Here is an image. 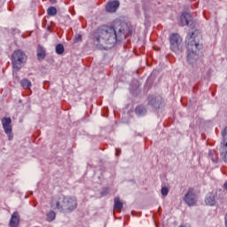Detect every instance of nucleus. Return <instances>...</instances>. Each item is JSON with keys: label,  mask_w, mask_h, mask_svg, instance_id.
<instances>
[{"label": "nucleus", "mask_w": 227, "mask_h": 227, "mask_svg": "<svg viewBox=\"0 0 227 227\" xmlns=\"http://www.w3.org/2000/svg\"><path fill=\"white\" fill-rule=\"evenodd\" d=\"M20 86H22L24 90H30L33 83H31V80L24 78L20 81Z\"/></svg>", "instance_id": "nucleus-12"}, {"label": "nucleus", "mask_w": 227, "mask_h": 227, "mask_svg": "<svg viewBox=\"0 0 227 227\" xmlns=\"http://www.w3.org/2000/svg\"><path fill=\"white\" fill-rule=\"evenodd\" d=\"M208 155L209 157H212V155H214V151H209Z\"/></svg>", "instance_id": "nucleus-27"}, {"label": "nucleus", "mask_w": 227, "mask_h": 227, "mask_svg": "<svg viewBox=\"0 0 227 227\" xmlns=\"http://www.w3.org/2000/svg\"><path fill=\"white\" fill-rule=\"evenodd\" d=\"M55 51L57 54H63V52H65V46H63L61 43L57 44Z\"/></svg>", "instance_id": "nucleus-20"}, {"label": "nucleus", "mask_w": 227, "mask_h": 227, "mask_svg": "<svg viewBox=\"0 0 227 227\" xmlns=\"http://www.w3.org/2000/svg\"><path fill=\"white\" fill-rule=\"evenodd\" d=\"M26 61H27L26 52H24L22 50H16L13 51L12 55V63L15 70H20V68H22V65H24Z\"/></svg>", "instance_id": "nucleus-5"}, {"label": "nucleus", "mask_w": 227, "mask_h": 227, "mask_svg": "<svg viewBox=\"0 0 227 227\" xmlns=\"http://www.w3.org/2000/svg\"><path fill=\"white\" fill-rule=\"evenodd\" d=\"M46 217L47 221L51 223L54 221V219H56V213L54 211H50L49 213H47Z\"/></svg>", "instance_id": "nucleus-19"}, {"label": "nucleus", "mask_w": 227, "mask_h": 227, "mask_svg": "<svg viewBox=\"0 0 227 227\" xmlns=\"http://www.w3.org/2000/svg\"><path fill=\"white\" fill-rule=\"evenodd\" d=\"M135 113H136V114H138L139 116H143V114H145V113H146V109L142 106H138L136 107Z\"/></svg>", "instance_id": "nucleus-18"}, {"label": "nucleus", "mask_w": 227, "mask_h": 227, "mask_svg": "<svg viewBox=\"0 0 227 227\" xmlns=\"http://www.w3.org/2000/svg\"><path fill=\"white\" fill-rule=\"evenodd\" d=\"M37 59H45V50L42 45L37 46Z\"/></svg>", "instance_id": "nucleus-15"}, {"label": "nucleus", "mask_w": 227, "mask_h": 227, "mask_svg": "<svg viewBox=\"0 0 227 227\" xmlns=\"http://www.w3.org/2000/svg\"><path fill=\"white\" fill-rule=\"evenodd\" d=\"M226 136H227V126L224 128V129L222 132L223 143H222V149H221V157L223 159L224 162H227Z\"/></svg>", "instance_id": "nucleus-9"}, {"label": "nucleus", "mask_w": 227, "mask_h": 227, "mask_svg": "<svg viewBox=\"0 0 227 227\" xmlns=\"http://www.w3.org/2000/svg\"><path fill=\"white\" fill-rule=\"evenodd\" d=\"M114 31V27H108V26H102L99 27L95 32H94V37L93 42L96 43V45H98L101 42H106L107 38L111 36V33Z\"/></svg>", "instance_id": "nucleus-3"}, {"label": "nucleus", "mask_w": 227, "mask_h": 227, "mask_svg": "<svg viewBox=\"0 0 227 227\" xmlns=\"http://www.w3.org/2000/svg\"><path fill=\"white\" fill-rule=\"evenodd\" d=\"M110 192H111V188L105 187V188H102L100 194H101V197H104V196H107Z\"/></svg>", "instance_id": "nucleus-22"}, {"label": "nucleus", "mask_w": 227, "mask_h": 227, "mask_svg": "<svg viewBox=\"0 0 227 227\" xmlns=\"http://www.w3.org/2000/svg\"><path fill=\"white\" fill-rule=\"evenodd\" d=\"M225 227H227V213H226V215H225Z\"/></svg>", "instance_id": "nucleus-29"}, {"label": "nucleus", "mask_w": 227, "mask_h": 227, "mask_svg": "<svg viewBox=\"0 0 227 227\" xmlns=\"http://www.w3.org/2000/svg\"><path fill=\"white\" fill-rule=\"evenodd\" d=\"M4 132L8 136V140L13 139V129L12 128V118L4 117L1 120Z\"/></svg>", "instance_id": "nucleus-7"}, {"label": "nucleus", "mask_w": 227, "mask_h": 227, "mask_svg": "<svg viewBox=\"0 0 227 227\" xmlns=\"http://www.w3.org/2000/svg\"><path fill=\"white\" fill-rule=\"evenodd\" d=\"M192 20V15L189 12H184L181 15L180 26H189V22Z\"/></svg>", "instance_id": "nucleus-10"}, {"label": "nucleus", "mask_w": 227, "mask_h": 227, "mask_svg": "<svg viewBox=\"0 0 227 227\" xmlns=\"http://www.w3.org/2000/svg\"><path fill=\"white\" fill-rule=\"evenodd\" d=\"M116 24L120 26L118 34L114 32L116 42H121V40H125L127 36H132V25H130V23L122 20L116 21Z\"/></svg>", "instance_id": "nucleus-4"}, {"label": "nucleus", "mask_w": 227, "mask_h": 227, "mask_svg": "<svg viewBox=\"0 0 227 227\" xmlns=\"http://www.w3.org/2000/svg\"><path fill=\"white\" fill-rule=\"evenodd\" d=\"M149 106L159 109L160 107V103H159V99L157 98L149 97Z\"/></svg>", "instance_id": "nucleus-13"}, {"label": "nucleus", "mask_w": 227, "mask_h": 227, "mask_svg": "<svg viewBox=\"0 0 227 227\" xmlns=\"http://www.w3.org/2000/svg\"><path fill=\"white\" fill-rule=\"evenodd\" d=\"M170 50L175 54H180L182 52V37L178 34H172L169 36Z\"/></svg>", "instance_id": "nucleus-6"}, {"label": "nucleus", "mask_w": 227, "mask_h": 227, "mask_svg": "<svg viewBox=\"0 0 227 227\" xmlns=\"http://www.w3.org/2000/svg\"><path fill=\"white\" fill-rule=\"evenodd\" d=\"M120 8V2L118 0L114 1V11L118 10Z\"/></svg>", "instance_id": "nucleus-24"}, {"label": "nucleus", "mask_w": 227, "mask_h": 227, "mask_svg": "<svg viewBox=\"0 0 227 227\" xmlns=\"http://www.w3.org/2000/svg\"><path fill=\"white\" fill-rule=\"evenodd\" d=\"M200 40H201V35L198 30L188 33L186 36L185 43L187 49V62L189 65H196V63L200 61V55L198 54Z\"/></svg>", "instance_id": "nucleus-1"}, {"label": "nucleus", "mask_w": 227, "mask_h": 227, "mask_svg": "<svg viewBox=\"0 0 227 227\" xmlns=\"http://www.w3.org/2000/svg\"><path fill=\"white\" fill-rule=\"evenodd\" d=\"M184 201L188 205V207H194L196 205V193L194 192V189L189 188L187 193L184 197Z\"/></svg>", "instance_id": "nucleus-8"}, {"label": "nucleus", "mask_w": 227, "mask_h": 227, "mask_svg": "<svg viewBox=\"0 0 227 227\" xmlns=\"http://www.w3.org/2000/svg\"><path fill=\"white\" fill-rule=\"evenodd\" d=\"M51 208L63 212L64 214H70L77 208V199L75 197H54L51 202Z\"/></svg>", "instance_id": "nucleus-2"}, {"label": "nucleus", "mask_w": 227, "mask_h": 227, "mask_svg": "<svg viewBox=\"0 0 227 227\" xmlns=\"http://www.w3.org/2000/svg\"><path fill=\"white\" fill-rule=\"evenodd\" d=\"M113 214H114V209H113Z\"/></svg>", "instance_id": "nucleus-30"}, {"label": "nucleus", "mask_w": 227, "mask_h": 227, "mask_svg": "<svg viewBox=\"0 0 227 227\" xmlns=\"http://www.w3.org/2000/svg\"><path fill=\"white\" fill-rule=\"evenodd\" d=\"M114 210H117L118 212L123 210V203L120 200V198L114 199Z\"/></svg>", "instance_id": "nucleus-14"}, {"label": "nucleus", "mask_w": 227, "mask_h": 227, "mask_svg": "<svg viewBox=\"0 0 227 227\" xmlns=\"http://www.w3.org/2000/svg\"><path fill=\"white\" fill-rule=\"evenodd\" d=\"M19 223H20V215H19L18 212L12 213L10 220V226L11 227H17L19 226Z\"/></svg>", "instance_id": "nucleus-11"}, {"label": "nucleus", "mask_w": 227, "mask_h": 227, "mask_svg": "<svg viewBox=\"0 0 227 227\" xmlns=\"http://www.w3.org/2000/svg\"><path fill=\"white\" fill-rule=\"evenodd\" d=\"M107 13H114V1H109L106 6Z\"/></svg>", "instance_id": "nucleus-17"}, {"label": "nucleus", "mask_w": 227, "mask_h": 227, "mask_svg": "<svg viewBox=\"0 0 227 227\" xmlns=\"http://www.w3.org/2000/svg\"><path fill=\"white\" fill-rule=\"evenodd\" d=\"M223 189H225V191H227V182L224 183V184H223Z\"/></svg>", "instance_id": "nucleus-28"}, {"label": "nucleus", "mask_w": 227, "mask_h": 227, "mask_svg": "<svg viewBox=\"0 0 227 227\" xmlns=\"http://www.w3.org/2000/svg\"><path fill=\"white\" fill-rule=\"evenodd\" d=\"M168 193H169V189H168V187H162L161 188L162 196H168Z\"/></svg>", "instance_id": "nucleus-23"}, {"label": "nucleus", "mask_w": 227, "mask_h": 227, "mask_svg": "<svg viewBox=\"0 0 227 227\" xmlns=\"http://www.w3.org/2000/svg\"><path fill=\"white\" fill-rule=\"evenodd\" d=\"M206 205H209V207H214L215 205V197L214 195H208L205 200Z\"/></svg>", "instance_id": "nucleus-16"}, {"label": "nucleus", "mask_w": 227, "mask_h": 227, "mask_svg": "<svg viewBox=\"0 0 227 227\" xmlns=\"http://www.w3.org/2000/svg\"><path fill=\"white\" fill-rule=\"evenodd\" d=\"M115 152H116L115 155L118 157V155H120V153H121V149L116 148Z\"/></svg>", "instance_id": "nucleus-25"}, {"label": "nucleus", "mask_w": 227, "mask_h": 227, "mask_svg": "<svg viewBox=\"0 0 227 227\" xmlns=\"http://www.w3.org/2000/svg\"><path fill=\"white\" fill-rule=\"evenodd\" d=\"M76 40H77V41L82 40V35H79L76 37Z\"/></svg>", "instance_id": "nucleus-26"}, {"label": "nucleus", "mask_w": 227, "mask_h": 227, "mask_svg": "<svg viewBox=\"0 0 227 227\" xmlns=\"http://www.w3.org/2000/svg\"><path fill=\"white\" fill-rule=\"evenodd\" d=\"M47 13L48 15L54 17V15H56V13H58V10L56 9V7H49L47 10Z\"/></svg>", "instance_id": "nucleus-21"}]
</instances>
